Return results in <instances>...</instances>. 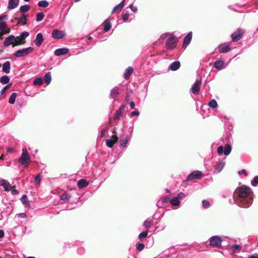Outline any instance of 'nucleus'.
I'll return each instance as SVG.
<instances>
[{
    "mask_svg": "<svg viewBox=\"0 0 258 258\" xmlns=\"http://www.w3.org/2000/svg\"><path fill=\"white\" fill-rule=\"evenodd\" d=\"M252 195H232L234 202L239 207H249L252 204Z\"/></svg>",
    "mask_w": 258,
    "mask_h": 258,
    "instance_id": "1",
    "label": "nucleus"
},
{
    "mask_svg": "<svg viewBox=\"0 0 258 258\" xmlns=\"http://www.w3.org/2000/svg\"><path fill=\"white\" fill-rule=\"evenodd\" d=\"M19 162L25 167H27L28 164L31 163L30 156L26 149L22 150V153L19 159Z\"/></svg>",
    "mask_w": 258,
    "mask_h": 258,
    "instance_id": "2",
    "label": "nucleus"
},
{
    "mask_svg": "<svg viewBox=\"0 0 258 258\" xmlns=\"http://www.w3.org/2000/svg\"><path fill=\"white\" fill-rule=\"evenodd\" d=\"M7 16L4 15L0 17V37L5 34H8L10 32V29L8 27L6 22L4 19H7Z\"/></svg>",
    "mask_w": 258,
    "mask_h": 258,
    "instance_id": "3",
    "label": "nucleus"
},
{
    "mask_svg": "<svg viewBox=\"0 0 258 258\" xmlns=\"http://www.w3.org/2000/svg\"><path fill=\"white\" fill-rule=\"evenodd\" d=\"M0 185L4 188L7 192L11 191L12 194H18V191L15 186H12L10 183L4 179H0Z\"/></svg>",
    "mask_w": 258,
    "mask_h": 258,
    "instance_id": "4",
    "label": "nucleus"
},
{
    "mask_svg": "<svg viewBox=\"0 0 258 258\" xmlns=\"http://www.w3.org/2000/svg\"><path fill=\"white\" fill-rule=\"evenodd\" d=\"M80 195H60L59 198L65 202L68 201L72 203H77L78 200L80 199Z\"/></svg>",
    "mask_w": 258,
    "mask_h": 258,
    "instance_id": "5",
    "label": "nucleus"
},
{
    "mask_svg": "<svg viewBox=\"0 0 258 258\" xmlns=\"http://www.w3.org/2000/svg\"><path fill=\"white\" fill-rule=\"evenodd\" d=\"M177 39L173 34H171L166 40V47L167 49L171 50L176 46Z\"/></svg>",
    "mask_w": 258,
    "mask_h": 258,
    "instance_id": "6",
    "label": "nucleus"
},
{
    "mask_svg": "<svg viewBox=\"0 0 258 258\" xmlns=\"http://www.w3.org/2000/svg\"><path fill=\"white\" fill-rule=\"evenodd\" d=\"M33 50V48L32 47H29L27 48H24L20 49L15 51L13 55L17 57H21L28 55Z\"/></svg>",
    "mask_w": 258,
    "mask_h": 258,
    "instance_id": "7",
    "label": "nucleus"
},
{
    "mask_svg": "<svg viewBox=\"0 0 258 258\" xmlns=\"http://www.w3.org/2000/svg\"><path fill=\"white\" fill-rule=\"evenodd\" d=\"M29 36V33L26 31L22 32L19 36L15 37V45H20L26 42L25 39Z\"/></svg>",
    "mask_w": 258,
    "mask_h": 258,
    "instance_id": "8",
    "label": "nucleus"
},
{
    "mask_svg": "<svg viewBox=\"0 0 258 258\" xmlns=\"http://www.w3.org/2000/svg\"><path fill=\"white\" fill-rule=\"evenodd\" d=\"M251 189L245 185H239L235 189L234 194H253Z\"/></svg>",
    "mask_w": 258,
    "mask_h": 258,
    "instance_id": "9",
    "label": "nucleus"
},
{
    "mask_svg": "<svg viewBox=\"0 0 258 258\" xmlns=\"http://www.w3.org/2000/svg\"><path fill=\"white\" fill-rule=\"evenodd\" d=\"M231 149V146L227 144L225 145L224 149L223 146H219L217 148V152L219 155H221L224 153L225 155L227 156L230 153Z\"/></svg>",
    "mask_w": 258,
    "mask_h": 258,
    "instance_id": "10",
    "label": "nucleus"
},
{
    "mask_svg": "<svg viewBox=\"0 0 258 258\" xmlns=\"http://www.w3.org/2000/svg\"><path fill=\"white\" fill-rule=\"evenodd\" d=\"M244 33V31L243 30L238 29L235 32L231 34L232 42H235L238 41L242 38Z\"/></svg>",
    "mask_w": 258,
    "mask_h": 258,
    "instance_id": "11",
    "label": "nucleus"
},
{
    "mask_svg": "<svg viewBox=\"0 0 258 258\" xmlns=\"http://www.w3.org/2000/svg\"><path fill=\"white\" fill-rule=\"evenodd\" d=\"M203 176V175L201 171L196 170L188 175L187 178V180L192 181L195 179H200L202 178Z\"/></svg>",
    "mask_w": 258,
    "mask_h": 258,
    "instance_id": "12",
    "label": "nucleus"
},
{
    "mask_svg": "<svg viewBox=\"0 0 258 258\" xmlns=\"http://www.w3.org/2000/svg\"><path fill=\"white\" fill-rule=\"evenodd\" d=\"M210 245L213 246L220 247L221 245L222 239L218 236H213L209 239Z\"/></svg>",
    "mask_w": 258,
    "mask_h": 258,
    "instance_id": "13",
    "label": "nucleus"
},
{
    "mask_svg": "<svg viewBox=\"0 0 258 258\" xmlns=\"http://www.w3.org/2000/svg\"><path fill=\"white\" fill-rule=\"evenodd\" d=\"M15 37L13 35H10L5 38L3 42L4 45L6 47H8L11 45H12L14 47L16 46L14 45L15 43Z\"/></svg>",
    "mask_w": 258,
    "mask_h": 258,
    "instance_id": "14",
    "label": "nucleus"
},
{
    "mask_svg": "<svg viewBox=\"0 0 258 258\" xmlns=\"http://www.w3.org/2000/svg\"><path fill=\"white\" fill-rule=\"evenodd\" d=\"M186 195H177L176 197H174L172 199L169 198V202L173 206H178L179 205V200L185 197Z\"/></svg>",
    "mask_w": 258,
    "mask_h": 258,
    "instance_id": "15",
    "label": "nucleus"
},
{
    "mask_svg": "<svg viewBox=\"0 0 258 258\" xmlns=\"http://www.w3.org/2000/svg\"><path fill=\"white\" fill-rule=\"evenodd\" d=\"M52 37L54 39H62L65 36V33L62 31H59L58 30H54L52 32Z\"/></svg>",
    "mask_w": 258,
    "mask_h": 258,
    "instance_id": "16",
    "label": "nucleus"
},
{
    "mask_svg": "<svg viewBox=\"0 0 258 258\" xmlns=\"http://www.w3.org/2000/svg\"><path fill=\"white\" fill-rule=\"evenodd\" d=\"M19 4V0H9L8 4L7 9L12 10L18 7Z\"/></svg>",
    "mask_w": 258,
    "mask_h": 258,
    "instance_id": "17",
    "label": "nucleus"
},
{
    "mask_svg": "<svg viewBox=\"0 0 258 258\" xmlns=\"http://www.w3.org/2000/svg\"><path fill=\"white\" fill-rule=\"evenodd\" d=\"M201 81L197 80L191 88V91L193 94H196L200 91Z\"/></svg>",
    "mask_w": 258,
    "mask_h": 258,
    "instance_id": "18",
    "label": "nucleus"
},
{
    "mask_svg": "<svg viewBox=\"0 0 258 258\" xmlns=\"http://www.w3.org/2000/svg\"><path fill=\"white\" fill-rule=\"evenodd\" d=\"M43 41V36L42 33H38L36 37L35 40L34 41V43L37 46H40Z\"/></svg>",
    "mask_w": 258,
    "mask_h": 258,
    "instance_id": "19",
    "label": "nucleus"
},
{
    "mask_svg": "<svg viewBox=\"0 0 258 258\" xmlns=\"http://www.w3.org/2000/svg\"><path fill=\"white\" fill-rule=\"evenodd\" d=\"M214 67L217 70H222L225 67V62L224 61L221 60H216L214 63Z\"/></svg>",
    "mask_w": 258,
    "mask_h": 258,
    "instance_id": "20",
    "label": "nucleus"
},
{
    "mask_svg": "<svg viewBox=\"0 0 258 258\" xmlns=\"http://www.w3.org/2000/svg\"><path fill=\"white\" fill-rule=\"evenodd\" d=\"M225 165V162L224 161H218L217 164L215 166V167L217 170L216 173H220L221 172L223 168Z\"/></svg>",
    "mask_w": 258,
    "mask_h": 258,
    "instance_id": "21",
    "label": "nucleus"
},
{
    "mask_svg": "<svg viewBox=\"0 0 258 258\" xmlns=\"http://www.w3.org/2000/svg\"><path fill=\"white\" fill-rule=\"evenodd\" d=\"M69 52V49L67 48H58L55 50L54 54L56 56H60L67 54Z\"/></svg>",
    "mask_w": 258,
    "mask_h": 258,
    "instance_id": "22",
    "label": "nucleus"
},
{
    "mask_svg": "<svg viewBox=\"0 0 258 258\" xmlns=\"http://www.w3.org/2000/svg\"><path fill=\"white\" fill-rule=\"evenodd\" d=\"M192 38V33H188L187 35L185 37L183 41V46H187L191 41Z\"/></svg>",
    "mask_w": 258,
    "mask_h": 258,
    "instance_id": "23",
    "label": "nucleus"
},
{
    "mask_svg": "<svg viewBox=\"0 0 258 258\" xmlns=\"http://www.w3.org/2000/svg\"><path fill=\"white\" fill-rule=\"evenodd\" d=\"M124 110V106H121L118 109H117L114 115V120H118L120 116L122 115V113Z\"/></svg>",
    "mask_w": 258,
    "mask_h": 258,
    "instance_id": "24",
    "label": "nucleus"
},
{
    "mask_svg": "<svg viewBox=\"0 0 258 258\" xmlns=\"http://www.w3.org/2000/svg\"><path fill=\"white\" fill-rule=\"evenodd\" d=\"M20 200L25 207L27 208L30 207V202L26 195H23L21 198Z\"/></svg>",
    "mask_w": 258,
    "mask_h": 258,
    "instance_id": "25",
    "label": "nucleus"
},
{
    "mask_svg": "<svg viewBox=\"0 0 258 258\" xmlns=\"http://www.w3.org/2000/svg\"><path fill=\"white\" fill-rule=\"evenodd\" d=\"M11 63L9 61H6L3 64L2 70L6 73L9 74L10 72Z\"/></svg>",
    "mask_w": 258,
    "mask_h": 258,
    "instance_id": "26",
    "label": "nucleus"
},
{
    "mask_svg": "<svg viewBox=\"0 0 258 258\" xmlns=\"http://www.w3.org/2000/svg\"><path fill=\"white\" fill-rule=\"evenodd\" d=\"M169 200V198H164L163 200H159L156 205L158 208H163L165 204L168 203Z\"/></svg>",
    "mask_w": 258,
    "mask_h": 258,
    "instance_id": "27",
    "label": "nucleus"
},
{
    "mask_svg": "<svg viewBox=\"0 0 258 258\" xmlns=\"http://www.w3.org/2000/svg\"><path fill=\"white\" fill-rule=\"evenodd\" d=\"M180 66V63L179 61H175L171 63L170 66V69L172 71L177 70Z\"/></svg>",
    "mask_w": 258,
    "mask_h": 258,
    "instance_id": "28",
    "label": "nucleus"
},
{
    "mask_svg": "<svg viewBox=\"0 0 258 258\" xmlns=\"http://www.w3.org/2000/svg\"><path fill=\"white\" fill-rule=\"evenodd\" d=\"M88 184L89 183L87 180L84 179H81L78 181L77 185L79 188H82L87 186Z\"/></svg>",
    "mask_w": 258,
    "mask_h": 258,
    "instance_id": "29",
    "label": "nucleus"
},
{
    "mask_svg": "<svg viewBox=\"0 0 258 258\" xmlns=\"http://www.w3.org/2000/svg\"><path fill=\"white\" fill-rule=\"evenodd\" d=\"M17 20L18 24L25 25L27 24V19L24 15H22Z\"/></svg>",
    "mask_w": 258,
    "mask_h": 258,
    "instance_id": "30",
    "label": "nucleus"
},
{
    "mask_svg": "<svg viewBox=\"0 0 258 258\" xmlns=\"http://www.w3.org/2000/svg\"><path fill=\"white\" fill-rule=\"evenodd\" d=\"M133 72V68L131 67H128L123 75L124 78L125 79H128Z\"/></svg>",
    "mask_w": 258,
    "mask_h": 258,
    "instance_id": "31",
    "label": "nucleus"
},
{
    "mask_svg": "<svg viewBox=\"0 0 258 258\" xmlns=\"http://www.w3.org/2000/svg\"><path fill=\"white\" fill-rule=\"evenodd\" d=\"M118 87L113 88L111 91L110 93V97L115 99V97L119 94Z\"/></svg>",
    "mask_w": 258,
    "mask_h": 258,
    "instance_id": "32",
    "label": "nucleus"
},
{
    "mask_svg": "<svg viewBox=\"0 0 258 258\" xmlns=\"http://www.w3.org/2000/svg\"><path fill=\"white\" fill-rule=\"evenodd\" d=\"M43 80L47 85H49L51 81V77L50 72L47 73L44 75Z\"/></svg>",
    "mask_w": 258,
    "mask_h": 258,
    "instance_id": "33",
    "label": "nucleus"
},
{
    "mask_svg": "<svg viewBox=\"0 0 258 258\" xmlns=\"http://www.w3.org/2000/svg\"><path fill=\"white\" fill-rule=\"evenodd\" d=\"M30 9V7L28 5H25L23 6H21L19 8V11L21 13H26Z\"/></svg>",
    "mask_w": 258,
    "mask_h": 258,
    "instance_id": "34",
    "label": "nucleus"
},
{
    "mask_svg": "<svg viewBox=\"0 0 258 258\" xmlns=\"http://www.w3.org/2000/svg\"><path fill=\"white\" fill-rule=\"evenodd\" d=\"M10 81V78L6 75L3 76L0 78V82L2 84H8Z\"/></svg>",
    "mask_w": 258,
    "mask_h": 258,
    "instance_id": "35",
    "label": "nucleus"
},
{
    "mask_svg": "<svg viewBox=\"0 0 258 258\" xmlns=\"http://www.w3.org/2000/svg\"><path fill=\"white\" fill-rule=\"evenodd\" d=\"M230 50L231 47L229 45H226L221 47L219 50V52L220 53H226L229 52Z\"/></svg>",
    "mask_w": 258,
    "mask_h": 258,
    "instance_id": "36",
    "label": "nucleus"
},
{
    "mask_svg": "<svg viewBox=\"0 0 258 258\" xmlns=\"http://www.w3.org/2000/svg\"><path fill=\"white\" fill-rule=\"evenodd\" d=\"M241 245L239 244H233L231 246V249L233 252H237L241 250Z\"/></svg>",
    "mask_w": 258,
    "mask_h": 258,
    "instance_id": "37",
    "label": "nucleus"
},
{
    "mask_svg": "<svg viewBox=\"0 0 258 258\" xmlns=\"http://www.w3.org/2000/svg\"><path fill=\"white\" fill-rule=\"evenodd\" d=\"M17 93H13L9 99V103L11 104H14L15 102V100L17 97Z\"/></svg>",
    "mask_w": 258,
    "mask_h": 258,
    "instance_id": "38",
    "label": "nucleus"
},
{
    "mask_svg": "<svg viewBox=\"0 0 258 258\" xmlns=\"http://www.w3.org/2000/svg\"><path fill=\"white\" fill-rule=\"evenodd\" d=\"M38 5L39 7H40L46 8L48 6L49 3L48 2L46 1H41L38 2Z\"/></svg>",
    "mask_w": 258,
    "mask_h": 258,
    "instance_id": "39",
    "label": "nucleus"
},
{
    "mask_svg": "<svg viewBox=\"0 0 258 258\" xmlns=\"http://www.w3.org/2000/svg\"><path fill=\"white\" fill-rule=\"evenodd\" d=\"M44 17V14L42 12H39L37 13L36 15V20L37 22L41 21Z\"/></svg>",
    "mask_w": 258,
    "mask_h": 258,
    "instance_id": "40",
    "label": "nucleus"
},
{
    "mask_svg": "<svg viewBox=\"0 0 258 258\" xmlns=\"http://www.w3.org/2000/svg\"><path fill=\"white\" fill-rule=\"evenodd\" d=\"M43 80L41 78H38L33 81L34 85L40 86L43 84Z\"/></svg>",
    "mask_w": 258,
    "mask_h": 258,
    "instance_id": "41",
    "label": "nucleus"
},
{
    "mask_svg": "<svg viewBox=\"0 0 258 258\" xmlns=\"http://www.w3.org/2000/svg\"><path fill=\"white\" fill-rule=\"evenodd\" d=\"M152 221L148 219L145 220L143 223V226L146 228H150L152 226Z\"/></svg>",
    "mask_w": 258,
    "mask_h": 258,
    "instance_id": "42",
    "label": "nucleus"
},
{
    "mask_svg": "<svg viewBox=\"0 0 258 258\" xmlns=\"http://www.w3.org/2000/svg\"><path fill=\"white\" fill-rule=\"evenodd\" d=\"M218 104L216 101L215 99L212 100L209 103V106L212 108H215L217 107Z\"/></svg>",
    "mask_w": 258,
    "mask_h": 258,
    "instance_id": "43",
    "label": "nucleus"
},
{
    "mask_svg": "<svg viewBox=\"0 0 258 258\" xmlns=\"http://www.w3.org/2000/svg\"><path fill=\"white\" fill-rule=\"evenodd\" d=\"M12 85V83L8 84L6 86L3 88V89L1 91V94L2 95L5 93L6 91L11 87Z\"/></svg>",
    "mask_w": 258,
    "mask_h": 258,
    "instance_id": "44",
    "label": "nucleus"
},
{
    "mask_svg": "<svg viewBox=\"0 0 258 258\" xmlns=\"http://www.w3.org/2000/svg\"><path fill=\"white\" fill-rule=\"evenodd\" d=\"M203 207L205 209H208L210 207V203L209 201L207 200H203L202 201Z\"/></svg>",
    "mask_w": 258,
    "mask_h": 258,
    "instance_id": "45",
    "label": "nucleus"
},
{
    "mask_svg": "<svg viewBox=\"0 0 258 258\" xmlns=\"http://www.w3.org/2000/svg\"><path fill=\"white\" fill-rule=\"evenodd\" d=\"M128 140L127 139H123L121 140L120 145L122 147H125L128 143Z\"/></svg>",
    "mask_w": 258,
    "mask_h": 258,
    "instance_id": "46",
    "label": "nucleus"
},
{
    "mask_svg": "<svg viewBox=\"0 0 258 258\" xmlns=\"http://www.w3.org/2000/svg\"><path fill=\"white\" fill-rule=\"evenodd\" d=\"M258 184V176H255L253 180L251 181V184L253 186H255Z\"/></svg>",
    "mask_w": 258,
    "mask_h": 258,
    "instance_id": "47",
    "label": "nucleus"
},
{
    "mask_svg": "<svg viewBox=\"0 0 258 258\" xmlns=\"http://www.w3.org/2000/svg\"><path fill=\"white\" fill-rule=\"evenodd\" d=\"M148 235L147 231H143L139 235V238L140 239L145 238Z\"/></svg>",
    "mask_w": 258,
    "mask_h": 258,
    "instance_id": "48",
    "label": "nucleus"
},
{
    "mask_svg": "<svg viewBox=\"0 0 258 258\" xmlns=\"http://www.w3.org/2000/svg\"><path fill=\"white\" fill-rule=\"evenodd\" d=\"M111 28V24L109 23H106L104 26L103 29L105 32H108Z\"/></svg>",
    "mask_w": 258,
    "mask_h": 258,
    "instance_id": "49",
    "label": "nucleus"
},
{
    "mask_svg": "<svg viewBox=\"0 0 258 258\" xmlns=\"http://www.w3.org/2000/svg\"><path fill=\"white\" fill-rule=\"evenodd\" d=\"M106 145L109 148H111L114 145V144H115L114 142H112L111 140H110L108 139H107L106 141Z\"/></svg>",
    "mask_w": 258,
    "mask_h": 258,
    "instance_id": "50",
    "label": "nucleus"
},
{
    "mask_svg": "<svg viewBox=\"0 0 258 258\" xmlns=\"http://www.w3.org/2000/svg\"><path fill=\"white\" fill-rule=\"evenodd\" d=\"M41 181V178L40 175H37L34 179L35 183L37 185L40 183Z\"/></svg>",
    "mask_w": 258,
    "mask_h": 258,
    "instance_id": "51",
    "label": "nucleus"
},
{
    "mask_svg": "<svg viewBox=\"0 0 258 258\" xmlns=\"http://www.w3.org/2000/svg\"><path fill=\"white\" fill-rule=\"evenodd\" d=\"M145 247V245L143 243H139L137 247V249L139 251H142Z\"/></svg>",
    "mask_w": 258,
    "mask_h": 258,
    "instance_id": "52",
    "label": "nucleus"
},
{
    "mask_svg": "<svg viewBox=\"0 0 258 258\" xmlns=\"http://www.w3.org/2000/svg\"><path fill=\"white\" fill-rule=\"evenodd\" d=\"M106 131H107L106 128H104L101 131L100 135L98 137V138H99L100 140H101V138L104 137L105 133H106Z\"/></svg>",
    "mask_w": 258,
    "mask_h": 258,
    "instance_id": "53",
    "label": "nucleus"
},
{
    "mask_svg": "<svg viewBox=\"0 0 258 258\" xmlns=\"http://www.w3.org/2000/svg\"><path fill=\"white\" fill-rule=\"evenodd\" d=\"M130 15L128 13H125L122 16V19L124 21H126L128 20Z\"/></svg>",
    "mask_w": 258,
    "mask_h": 258,
    "instance_id": "54",
    "label": "nucleus"
},
{
    "mask_svg": "<svg viewBox=\"0 0 258 258\" xmlns=\"http://www.w3.org/2000/svg\"><path fill=\"white\" fill-rule=\"evenodd\" d=\"M129 7L131 9V10L134 12H136L138 11L137 7L136 6H134L133 4L130 5Z\"/></svg>",
    "mask_w": 258,
    "mask_h": 258,
    "instance_id": "55",
    "label": "nucleus"
},
{
    "mask_svg": "<svg viewBox=\"0 0 258 258\" xmlns=\"http://www.w3.org/2000/svg\"><path fill=\"white\" fill-rule=\"evenodd\" d=\"M119 8L120 7L118 6V5H116L112 10V13H114L115 12L119 13L120 12H118Z\"/></svg>",
    "mask_w": 258,
    "mask_h": 258,
    "instance_id": "56",
    "label": "nucleus"
},
{
    "mask_svg": "<svg viewBox=\"0 0 258 258\" xmlns=\"http://www.w3.org/2000/svg\"><path fill=\"white\" fill-rule=\"evenodd\" d=\"M139 114H140V113H139V111L135 110V111H134L131 112V116H138L139 115Z\"/></svg>",
    "mask_w": 258,
    "mask_h": 258,
    "instance_id": "57",
    "label": "nucleus"
},
{
    "mask_svg": "<svg viewBox=\"0 0 258 258\" xmlns=\"http://www.w3.org/2000/svg\"><path fill=\"white\" fill-rule=\"evenodd\" d=\"M110 140H111L112 142H114L115 144L116 142L118 140V137L116 135L112 136L111 138L109 139Z\"/></svg>",
    "mask_w": 258,
    "mask_h": 258,
    "instance_id": "58",
    "label": "nucleus"
},
{
    "mask_svg": "<svg viewBox=\"0 0 258 258\" xmlns=\"http://www.w3.org/2000/svg\"><path fill=\"white\" fill-rule=\"evenodd\" d=\"M124 1H125V0H123L118 4V6L120 7L118 12H120V11L121 10L122 8L124 7Z\"/></svg>",
    "mask_w": 258,
    "mask_h": 258,
    "instance_id": "59",
    "label": "nucleus"
},
{
    "mask_svg": "<svg viewBox=\"0 0 258 258\" xmlns=\"http://www.w3.org/2000/svg\"><path fill=\"white\" fill-rule=\"evenodd\" d=\"M18 217L21 218H25L27 217V215L24 213H21L18 214Z\"/></svg>",
    "mask_w": 258,
    "mask_h": 258,
    "instance_id": "60",
    "label": "nucleus"
},
{
    "mask_svg": "<svg viewBox=\"0 0 258 258\" xmlns=\"http://www.w3.org/2000/svg\"><path fill=\"white\" fill-rule=\"evenodd\" d=\"M243 174L245 176L247 175V173L246 172V171L245 169L241 170V171L239 172V174Z\"/></svg>",
    "mask_w": 258,
    "mask_h": 258,
    "instance_id": "61",
    "label": "nucleus"
},
{
    "mask_svg": "<svg viewBox=\"0 0 258 258\" xmlns=\"http://www.w3.org/2000/svg\"><path fill=\"white\" fill-rule=\"evenodd\" d=\"M248 258H258V254L255 253L253 254L249 255Z\"/></svg>",
    "mask_w": 258,
    "mask_h": 258,
    "instance_id": "62",
    "label": "nucleus"
},
{
    "mask_svg": "<svg viewBox=\"0 0 258 258\" xmlns=\"http://www.w3.org/2000/svg\"><path fill=\"white\" fill-rule=\"evenodd\" d=\"M130 107L132 108V109H134L135 107V103L133 101H131L130 103Z\"/></svg>",
    "mask_w": 258,
    "mask_h": 258,
    "instance_id": "63",
    "label": "nucleus"
},
{
    "mask_svg": "<svg viewBox=\"0 0 258 258\" xmlns=\"http://www.w3.org/2000/svg\"><path fill=\"white\" fill-rule=\"evenodd\" d=\"M167 35H168L167 33H164V34H162V35H161L160 38L162 39H164L166 38Z\"/></svg>",
    "mask_w": 258,
    "mask_h": 258,
    "instance_id": "64",
    "label": "nucleus"
}]
</instances>
